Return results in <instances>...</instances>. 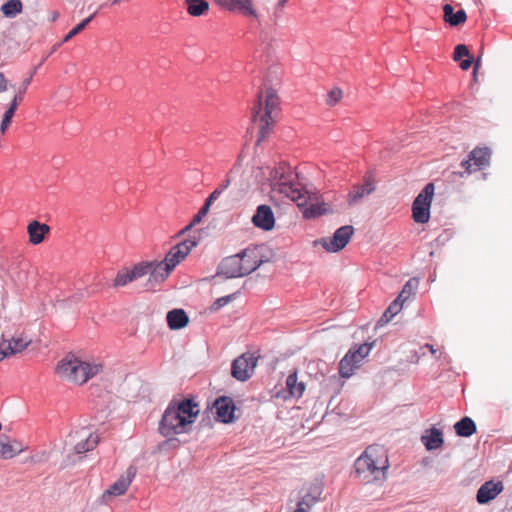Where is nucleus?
Wrapping results in <instances>:
<instances>
[{
  "label": "nucleus",
  "mask_w": 512,
  "mask_h": 512,
  "mask_svg": "<svg viewBox=\"0 0 512 512\" xmlns=\"http://www.w3.org/2000/svg\"><path fill=\"white\" fill-rule=\"evenodd\" d=\"M491 149L488 147H476L470 153V160L475 166L474 171L484 169L489 166L491 158Z\"/></svg>",
  "instance_id": "obj_22"
},
{
  "label": "nucleus",
  "mask_w": 512,
  "mask_h": 512,
  "mask_svg": "<svg viewBox=\"0 0 512 512\" xmlns=\"http://www.w3.org/2000/svg\"><path fill=\"white\" fill-rule=\"evenodd\" d=\"M443 13L444 21L452 27H457L463 24L467 19V14L464 9L454 12V8L448 3L443 6Z\"/></svg>",
  "instance_id": "obj_25"
},
{
  "label": "nucleus",
  "mask_w": 512,
  "mask_h": 512,
  "mask_svg": "<svg viewBox=\"0 0 512 512\" xmlns=\"http://www.w3.org/2000/svg\"><path fill=\"white\" fill-rule=\"evenodd\" d=\"M184 259V257H180V254H177V251L171 248V250L166 254L165 258L162 260L167 266H170L171 271Z\"/></svg>",
  "instance_id": "obj_38"
},
{
  "label": "nucleus",
  "mask_w": 512,
  "mask_h": 512,
  "mask_svg": "<svg viewBox=\"0 0 512 512\" xmlns=\"http://www.w3.org/2000/svg\"><path fill=\"white\" fill-rule=\"evenodd\" d=\"M388 467V457L378 445L368 446L354 463L355 473L366 483L384 480Z\"/></svg>",
  "instance_id": "obj_3"
},
{
  "label": "nucleus",
  "mask_w": 512,
  "mask_h": 512,
  "mask_svg": "<svg viewBox=\"0 0 512 512\" xmlns=\"http://www.w3.org/2000/svg\"><path fill=\"white\" fill-rule=\"evenodd\" d=\"M310 510L299 503L296 504V509L293 512H309Z\"/></svg>",
  "instance_id": "obj_57"
},
{
  "label": "nucleus",
  "mask_w": 512,
  "mask_h": 512,
  "mask_svg": "<svg viewBox=\"0 0 512 512\" xmlns=\"http://www.w3.org/2000/svg\"><path fill=\"white\" fill-rule=\"evenodd\" d=\"M150 269L151 262L142 261L140 263L135 264L130 271L132 273V277L134 278V280H137L138 278H141L145 275H149Z\"/></svg>",
  "instance_id": "obj_35"
},
{
  "label": "nucleus",
  "mask_w": 512,
  "mask_h": 512,
  "mask_svg": "<svg viewBox=\"0 0 512 512\" xmlns=\"http://www.w3.org/2000/svg\"><path fill=\"white\" fill-rule=\"evenodd\" d=\"M324 491V484L320 479H314L305 483L299 490V500L297 503L308 508L315 506L320 500Z\"/></svg>",
  "instance_id": "obj_8"
},
{
  "label": "nucleus",
  "mask_w": 512,
  "mask_h": 512,
  "mask_svg": "<svg viewBox=\"0 0 512 512\" xmlns=\"http://www.w3.org/2000/svg\"><path fill=\"white\" fill-rule=\"evenodd\" d=\"M22 8L20 0H8L1 6V12L5 17L14 18L22 12Z\"/></svg>",
  "instance_id": "obj_32"
},
{
  "label": "nucleus",
  "mask_w": 512,
  "mask_h": 512,
  "mask_svg": "<svg viewBox=\"0 0 512 512\" xmlns=\"http://www.w3.org/2000/svg\"><path fill=\"white\" fill-rule=\"evenodd\" d=\"M31 83V77H26L24 78V80L22 81L20 87H19V90H18V94L17 95H21V97L23 98V95L25 94L27 88L29 87Z\"/></svg>",
  "instance_id": "obj_49"
},
{
  "label": "nucleus",
  "mask_w": 512,
  "mask_h": 512,
  "mask_svg": "<svg viewBox=\"0 0 512 512\" xmlns=\"http://www.w3.org/2000/svg\"><path fill=\"white\" fill-rule=\"evenodd\" d=\"M259 356L255 353H243L231 365V375L238 381L244 382L248 380L254 373Z\"/></svg>",
  "instance_id": "obj_7"
},
{
  "label": "nucleus",
  "mask_w": 512,
  "mask_h": 512,
  "mask_svg": "<svg viewBox=\"0 0 512 512\" xmlns=\"http://www.w3.org/2000/svg\"><path fill=\"white\" fill-rule=\"evenodd\" d=\"M482 56H483V49L481 48L479 50V53L475 55V61L474 64H481L482 63Z\"/></svg>",
  "instance_id": "obj_56"
},
{
  "label": "nucleus",
  "mask_w": 512,
  "mask_h": 512,
  "mask_svg": "<svg viewBox=\"0 0 512 512\" xmlns=\"http://www.w3.org/2000/svg\"><path fill=\"white\" fill-rule=\"evenodd\" d=\"M435 191L432 182L427 183L412 203V217L416 223L425 224L430 219V208Z\"/></svg>",
  "instance_id": "obj_5"
},
{
  "label": "nucleus",
  "mask_w": 512,
  "mask_h": 512,
  "mask_svg": "<svg viewBox=\"0 0 512 512\" xmlns=\"http://www.w3.org/2000/svg\"><path fill=\"white\" fill-rule=\"evenodd\" d=\"M294 175L285 166L274 168L270 173L271 188L290 198L292 201H298V206H303L307 199L306 196L293 184Z\"/></svg>",
  "instance_id": "obj_4"
},
{
  "label": "nucleus",
  "mask_w": 512,
  "mask_h": 512,
  "mask_svg": "<svg viewBox=\"0 0 512 512\" xmlns=\"http://www.w3.org/2000/svg\"><path fill=\"white\" fill-rule=\"evenodd\" d=\"M151 269L149 278L146 283L147 289H154L157 285L163 283L171 274L170 266H167L163 261H150Z\"/></svg>",
  "instance_id": "obj_15"
},
{
  "label": "nucleus",
  "mask_w": 512,
  "mask_h": 512,
  "mask_svg": "<svg viewBox=\"0 0 512 512\" xmlns=\"http://www.w3.org/2000/svg\"><path fill=\"white\" fill-rule=\"evenodd\" d=\"M132 281H134V278L132 277L131 271L122 270L117 273L113 285L114 287H123Z\"/></svg>",
  "instance_id": "obj_37"
},
{
  "label": "nucleus",
  "mask_w": 512,
  "mask_h": 512,
  "mask_svg": "<svg viewBox=\"0 0 512 512\" xmlns=\"http://www.w3.org/2000/svg\"><path fill=\"white\" fill-rule=\"evenodd\" d=\"M286 1H287V0H280V1H279V3H278V6H279V7L284 6V5H285V3H286Z\"/></svg>",
  "instance_id": "obj_64"
},
{
  "label": "nucleus",
  "mask_w": 512,
  "mask_h": 512,
  "mask_svg": "<svg viewBox=\"0 0 512 512\" xmlns=\"http://www.w3.org/2000/svg\"><path fill=\"white\" fill-rule=\"evenodd\" d=\"M252 223L263 231H271L275 226V216L269 205L261 204L252 216Z\"/></svg>",
  "instance_id": "obj_13"
},
{
  "label": "nucleus",
  "mask_w": 512,
  "mask_h": 512,
  "mask_svg": "<svg viewBox=\"0 0 512 512\" xmlns=\"http://www.w3.org/2000/svg\"><path fill=\"white\" fill-rule=\"evenodd\" d=\"M373 345H374V342L363 343L359 346H354L353 348H354V351H355L356 355L358 356V358L363 360L366 356H368Z\"/></svg>",
  "instance_id": "obj_43"
},
{
  "label": "nucleus",
  "mask_w": 512,
  "mask_h": 512,
  "mask_svg": "<svg viewBox=\"0 0 512 512\" xmlns=\"http://www.w3.org/2000/svg\"><path fill=\"white\" fill-rule=\"evenodd\" d=\"M286 388L291 396L301 397L305 390V384L297 382V373L293 372L286 378Z\"/></svg>",
  "instance_id": "obj_30"
},
{
  "label": "nucleus",
  "mask_w": 512,
  "mask_h": 512,
  "mask_svg": "<svg viewBox=\"0 0 512 512\" xmlns=\"http://www.w3.org/2000/svg\"><path fill=\"white\" fill-rule=\"evenodd\" d=\"M199 413V405L192 397L181 400L173 398L159 421L158 432L167 439L158 444V450L166 451L179 447L180 441L174 436L189 433Z\"/></svg>",
  "instance_id": "obj_1"
},
{
  "label": "nucleus",
  "mask_w": 512,
  "mask_h": 512,
  "mask_svg": "<svg viewBox=\"0 0 512 512\" xmlns=\"http://www.w3.org/2000/svg\"><path fill=\"white\" fill-rule=\"evenodd\" d=\"M461 167L465 169V173L471 174L472 172H475L474 169H472V160H470V156L468 155L467 159L462 160Z\"/></svg>",
  "instance_id": "obj_50"
},
{
  "label": "nucleus",
  "mask_w": 512,
  "mask_h": 512,
  "mask_svg": "<svg viewBox=\"0 0 512 512\" xmlns=\"http://www.w3.org/2000/svg\"><path fill=\"white\" fill-rule=\"evenodd\" d=\"M194 226H195V225H192V221H191L188 225H186V226L183 228V230H185V231H186V233H187V232H188V231H190Z\"/></svg>",
  "instance_id": "obj_60"
},
{
  "label": "nucleus",
  "mask_w": 512,
  "mask_h": 512,
  "mask_svg": "<svg viewBox=\"0 0 512 512\" xmlns=\"http://www.w3.org/2000/svg\"><path fill=\"white\" fill-rule=\"evenodd\" d=\"M214 202V200L208 196V198L205 200V203L204 205L202 206V208H206V210L209 212V209L212 205V203Z\"/></svg>",
  "instance_id": "obj_55"
},
{
  "label": "nucleus",
  "mask_w": 512,
  "mask_h": 512,
  "mask_svg": "<svg viewBox=\"0 0 512 512\" xmlns=\"http://www.w3.org/2000/svg\"><path fill=\"white\" fill-rule=\"evenodd\" d=\"M7 90V80L4 77L3 73H0V93Z\"/></svg>",
  "instance_id": "obj_51"
},
{
  "label": "nucleus",
  "mask_w": 512,
  "mask_h": 512,
  "mask_svg": "<svg viewBox=\"0 0 512 512\" xmlns=\"http://www.w3.org/2000/svg\"><path fill=\"white\" fill-rule=\"evenodd\" d=\"M214 202V200L208 196V198L205 200V203L204 205L202 206V208H206V210L209 212V209L212 205V203Z\"/></svg>",
  "instance_id": "obj_54"
},
{
  "label": "nucleus",
  "mask_w": 512,
  "mask_h": 512,
  "mask_svg": "<svg viewBox=\"0 0 512 512\" xmlns=\"http://www.w3.org/2000/svg\"><path fill=\"white\" fill-rule=\"evenodd\" d=\"M375 190L372 180L370 177H366L363 185H354L352 190L348 194L349 206L358 204L366 195L371 194Z\"/></svg>",
  "instance_id": "obj_19"
},
{
  "label": "nucleus",
  "mask_w": 512,
  "mask_h": 512,
  "mask_svg": "<svg viewBox=\"0 0 512 512\" xmlns=\"http://www.w3.org/2000/svg\"><path fill=\"white\" fill-rule=\"evenodd\" d=\"M222 193L216 188L210 195L209 197H211L214 201L218 199V197L221 195Z\"/></svg>",
  "instance_id": "obj_58"
},
{
  "label": "nucleus",
  "mask_w": 512,
  "mask_h": 512,
  "mask_svg": "<svg viewBox=\"0 0 512 512\" xmlns=\"http://www.w3.org/2000/svg\"><path fill=\"white\" fill-rule=\"evenodd\" d=\"M353 234L354 227L344 225L338 228L331 238H322L320 242L326 251L335 253L342 250L349 243Z\"/></svg>",
  "instance_id": "obj_9"
},
{
  "label": "nucleus",
  "mask_w": 512,
  "mask_h": 512,
  "mask_svg": "<svg viewBox=\"0 0 512 512\" xmlns=\"http://www.w3.org/2000/svg\"><path fill=\"white\" fill-rule=\"evenodd\" d=\"M184 234H186V231L181 229L178 234H177V237H180V236H183Z\"/></svg>",
  "instance_id": "obj_63"
},
{
  "label": "nucleus",
  "mask_w": 512,
  "mask_h": 512,
  "mask_svg": "<svg viewBox=\"0 0 512 512\" xmlns=\"http://www.w3.org/2000/svg\"><path fill=\"white\" fill-rule=\"evenodd\" d=\"M185 6L188 14L193 17L202 16L209 9V3L206 0H185Z\"/></svg>",
  "instance_id": "obj_28"
},
{
  "label": "nucleus",
  "mask_w": 512,
  "mask_h": 512,
  "mask_svg": "<svg viewBox=\"0 0 512 512\" xmlns=\"http://www.w3.org/2000/svg\"><path fill=\"white\" fill-rule=\"evenodd\" d=\"M230 185V179H225L222 184H220L217 189L222 193L224 190H226Z\"/></svg>",
  "instance_id": "obj_53"
},
{
  "label": "nucleus",
  "mask_w": 512,
  "mask_h": 512,
  "mask_svg": "<svg viewBox=\"0 0 512 512\" xmlns=\"http://www.w3.org/2000/svg\"><path fill=\"white\" fill-rule=\"evenodd\" d=\"M454 430L460 437H470L476 432V424L470 417L465 416L455 423Z\"/></svg>",
  "instance_id": "obj_27"
},
{
  "label": "nucleus",
  "mask_w": 512,
  "mask_h": 512,
  "mask_svg": "<svg viewBox=\"0 0 512 512\" xmlns=\"http://www.w3.org/2000/svg\"><path fill=\"white\" fill-rule=\"evenodd\" d=\"M208 211L206 210V208H200L199 211L197 212V214H195L192 218V225H197L199 224L202 219L207 215Z\"/></svg>",
  "instance_id": "obj_48"
},
{
  "label": "nucleus",
  "mask_w": 512,
  "mask_h": 512,
  "mask_svg": "<svg viewBox=\"0 0 512 512\" xmlns=\"http://www.w3.org/2000/svg\"><path fill=\"white\" fill-rule=\"evenodd\" d=\"M421 440L429 451L440 448L444 443L442 431L435 427L427 430L426 434L421 437Z\"/></svg>",
  "instance_id": "obj_24"
},
{
  "label": "nucleus",
  "mask_w": 512,
  "mask_h": 512,
  "mask_svg": "<svg viewBox=\"0 0 512 512\" xmlns=\"http://www.w3.org/2000/svg\"><path fill=\"white\" fill-rule=\"evenodd\" d=\"M236 298V293H232L220 298H217L210 306V311L216 312Z\"/></svg>",
  "instance_id": "obj_40"
},
{
  "label": "nucleus",
  "mask_w": 512,
  "mask_h": 512,
  "mask_svg": "<svg viewBox=\"0 0 512 512\" xmlns=\"http://www.w3.org/2000/svg\"><path fill=\"white\" fill-rule=\"evenodd\" d=\"M27 232L29 234V241L33 245H38L43 242L45 236L50 232V227L45 223L34 220L28 224Z\"/></svg>",
  "instance_id": "obj_21"
},
{
  "label": "nucleus",
  "mask_w": 512,
  "mask_h": 512,
  "mask_svg": "<svg viewBox=\"0 0 512 512\" xmlns=\"http://www.w3.org/2000/svg\"><path fill=\"white\" fill-rule=\"evenodd\" d=\"M480 67H481V66H473L472 76H473V80H474V82H477V73H478V69H479Z\"/></svg>",
  "instance_id": "obj_59"
},
{
  "label": "nucleus",
  "mask_w": 512,
  "mask_h": 512,
  "mask_svg": "<svg viewBox=\"0 0 512 512\" xmlns=\"http://www.w3.org/2000/svg\"><path fill=\"white\" fill-rule=\"evenodd\" d=\"M21 101H22V97H21V95H15V96H14V98H13V100H12V102L10 103L9 108L6 110V112H5V113H7V114H9V113H10V115L14 116L15 111H16V109H17V106H18V104H19Z\"/></svg>",
  "instance_id": "obj_46"
},
{
  "label": "nucleus",
  "mask_w": 512,
  "mask_h": 512,
  "mask_svg": "<svg viewBox=\"0 0 512 512\" xmlns=\"http://www.w3.org/2000/svg\"><path fill=\"white\" fill-rule=\"evenodd\" d=\"M279 81V75L269 69L264 78V91L258 93L257 101L253 106V118L259 122L257 144L271 133L281 110L280 98L274 87Z\"/></svg>",
  "instance_id": "obj_2"
},
{
  "label": "nucleus",
  "mask_w": 512,
  "mask_h": 512,
  "mask_svg": "<svg viewBox=\"0 0 512 512\" xmlns=\"http://www.w3.org/2000/svg\"><path fill=\"white\" fill-rule=\"evenodd\" d=\"M257 253L258 250L256 249L255 245L249 246L240 251L241 260L244 263L243 266H245V272L248 274L254 272L257 268L265 263V260H261L260 258L258 259Z\"/></svg>",
  "instance_id": "obj_18"
},
{
  "label": "nucleus",
  "mask_w": 512,
  "mask_h": 512,
  "mask_svg": "<svg viewBox=\"0 0 512 512\" xmlns=\"http://www.w3.org/2000/svg\"><path fill=\"white\" fill-rule=\"evenodd\" d=\"M99 442L97 435L90 434L85 440L78 442L75 447V453L82 454L93 450Z\"/></svg>",
  "instance_id": "obj_33"
},
{
  "label": "nucleus",
  "mask_w": 512,
  "mask_h": 512,
  "mask_svg": "<svg viewBox=\"0 0 512 512\" xmlns=\"http://www.w3.org/2000/svg\"><path fill=\"white\" fill-rule=\"evenodd\" d=\"M426 346L430 349V352L432 354H434L436 352V350L434 349V347L432 345L427 344Z\"/></svg>",
  "instance_id": "obj_62"
},
{
  "label": "nucleus",
  "mask_w": 512,
  "mask_h": 512,
  "mask_svg": "<svg viewBox=\"0 0 512 512\" xmlns=\"http://www.w3.org/2000/svg\"><path fill=\"white\" fill-rule=\"evenodd\" d=\"M343 97V92L340 88L334 87L332 90H330L327 94L326 98V104L328 106H335L338 104Z\"/></svg>",
  "instance_id": "obj_41"
},
{
  "label": "nucleus",
  "mask_w": 512,
  "mask_h": 512,
  "mask_svg": "<svg viewBox=\"0 0 512 512\" xmlns=\"http://www.w3.org/2000/svg\"><path fill=\"white\" fill-rule=\"evenodd\" d=\"M362 359L358 358L354 348H350L349 351L339 362V374L342 378H349L353 375L354 370L358 368Z\"/></svg>",
  "instance_id": "obj_16"
},
{
  "label": "nucleus",
  "mask_w": 512,
  "mask_h": 512,
  "mask_svg": "<svg viewBox=\"0 0 512 512\" xmlns=\"http://www.w3.org/2000/svg\"><path fill=\"white\" fill-rule=\"evenodd\" d=\"M256 249L258 250L257 256L258 259L265 260V263L270 261L271 251L268 249V247L264 244L261 245H255Z\"/></svg>",
  "instance_id": "obj_44"
},
{
  "label": "nucleus",
  "mask_w": 512,
  "mask_h": 512,
  "mask_svg": "<svg viewBox=\"0 0 512 512\" xmlns=\"http://www.w3.org/2000/svg\"><path fill=\"white\" fill-rule=\"evenodd\" d=\"M212 408L216 410V420L218 422L229 424L234 421L236 407L232 398L221 396L214 401Z\"/></svg>",
  "instance_id": "obj_12"
},
{
  "label": "nucleus",
  "mask_w": 512,
  "mask_h": 512,
  "mask_svg": "<svg viewBox=\"0 0 512 512\" xmlns=\"http://www.w3.org/2000/svg\"><path fill=\"white\" fill-rule=\"evenodd\" d=\"M13 116L7 113H4L3 115V119H2V122H1V125H0V131L2 134H4L6 132V130L8 129L10 123H11V120H12Z\"/></svg>",
  "instance_id": "obj_47"
},
{
  "label": "nucleus",
  "mask_w": 512,
  "mask_h": 512,
  "mask_svg": "<svg viewBox=\"0 0 512 512\" xmlns=\"http://www.w3.org/2000/svg\"><path fill=\"white\" fill-rule=\"evenodd\" d=\"M136 475V468L130 466L127 469V475L121 476L115 483H113L101 496V501L108 504L115 496L123 495L128 489L132 478Z\"/></svg>",
  "instance_id": "obj_11"
},
{
  "label": "nucleus",
  "mask_w": 512,
  "mask_h": 512,
  "mask_svg": "<svg viewBox=\"0 0 512 512\" xmlns=\"http://www.w3.org/2000/svg\"><path fill=\"white\" fill-rule=\"evenodd\" d=\"M403 305L401 302L394 300L391 302V304L388 306V308L385 310V312L382 314L380 319L376 323V328L382 327L386 325L388 322L391 321V319L397 315L400 310L402 309Z\"/></svg>",
  "instance_id": "obj_31"
},
{
  "label": "nucleus",
  "mask_w": 512,
  "mask_h": 512,
  "mask_svg": "<svg viewBox=\"0 0 512 512\" xmlns=\"http://www.w3.org/2000/svg\"><path fill=\"white\" fill-rule=\"evenodd\" d=\"M166 321L171 330H180L188 325L189 317L183 309L176 308L168 311Z\"/></svg>",
  "instance_id": "obj_23"
},
{
  "label": "nucleus",
  "mask_w": 512,
  "mask_h": 512,
  "mask_svg": "<svg viewBox=\"0 0 512 512\" xmlns=\"http://www.w3.org/2000/svg\"><path fill=\"white\" fill-rule=\"evenodd\" d=\"M241 260L240 252L224 258L217 268V275H223L226 278H237L248 275L245 272V266Z\"/></svg>",
  "instance_id": "obj_10"
},
{
  "label": "nucleus",
  "mask_w": 512,
  "mask_h": 512,
  "mask_svg": "<svg viewBox=\"0 0 512 512\" xmlns=\"http://www.w3.org/2000/svg\"><path fill=\"white\" fill-rule=\"evenodd\" d=\"M36 72H37V69H36V68H34V69L29 73V75H28L27 77H31V79H32V78H33V76L36 74Z\"/></svg>",
  "instance_id": "obj_61"
},
{
  "label": "nucleus",
  "mask_w": 512,
  "mask_h": 512,
  "mask_svg": "<svg viewBox=\"0 0 512 512\" xmlns=\"http://www.w3.org/2000/svg\"><path fill=\"white\" fill-rule=\"evenodd\" d=\"M468 52H469V49H468V46L465 45V44H458L455 46L454 48V52H453V60L455 62H458V63H461L464 58L466 56H468Z\"/></svg>",
  "instance_id": "obj_42"
},
{
  "label": "nucleus",
  "mask_w": 512,
  "mask_h": 512,
  "mask_svg": "<svg viewBox=\"0 0 512 512\" xmlns=\"http://www.w3.org/2000/svg\"><path fill=\"white\" fill-rule=\"evenodd\" d=\"M95 13L92 14L91 16L85 18L84 20H82L79 24H77L72 30H70V32L64 37L63 41L64 42H67L68 40H70L71 38H73L74 36H76L78 33H80L82 30L85 29V27L91 22V20L93 19Z\"/></svg>",
  "instance_id": "obj_39"
},
{
  "label": "nucleus",
  "mask_w": 512,
  "mask_h": 512,
  "mask_svg": "<svg viewBox=\"0 0 512 512\" xmlns=\"http://www.w3.org/2000/svg\"><path fill=\"white\" fill-rule=\"evenodd\" d=\"M474 62H476L475 55L470 54V52H468V56H466L460 64H474Z\"/></svg>",
  "instance_id": "obj_52"
},
{
  "label": "nucleus",
  "mask_w": 512,
  "mask_h": 512,
  "mask_svg": "<svg viewBox=\"0 0 512 512\" xmlns=\"http://www.w3.org/2000/svg\"><path fill=\"white\" fill-rule=\"evenodd\" d=\"M84 363L74 355L69 354L58 363L56 373L70 382L84 384L87 382V376L84 377Z\"/></svg>",
  "instance_id": "obj_6"
},
{
  "label": "nucleus",
  "mask_w": 512,
  "mask_h": 512,
  "mask_svg": "<svg viewBox=\"0 0 512 512\" xmlns=\"http://www.w3.org/2000/svg\"><path fill=\"white\" fill-rule=\"evenodd\" d=\"M334 210L326 202L311 203L303 210L305 219H315L322 215L333 214Z\"/></svg>",
  "instance_id": "obj_26"
},
{
  "label": "nucleus",
  "mask_w": 512,
  "mask_h": 512,
  "mask_svg": "<svg viewBox=\"0 0 512 512\" xmlns=\"http://www.w3.org/2000/svg\"><path fill=\"white\" fill-rule=\"evenodd\" d=\"M23 450V448H14L13 444L0 442V458L2 459H11Z\"/></svg>",
  "instance_id": "obj_36"
},
{
  "label": "nucleus",
  "mask_w": 512,
  "mask_h": 512,
  "mask_svg": "<svg viewBox=\"0 0 512 512\" xmlns=\"http://www.w3.org/2000/svg\"><path fill=\"white\" fill-rule=\"evenodd\" d=\"M419 286V280L417 278L409 279L403 286L398 297L395 299L403 305L411 296L415 295Z\"/></svg>",
  "instance_id": "obj_29"
},
{
  "label": "nucleus",
  "mask_w": 512,
  "mask_h": 512,
  "mask_svg": "<svg viewBox=\"0 0 512 512\" xmlns=\"http://www.w3.org/2000/svg\"><path fill=\"white\" fill-rule=\"evenodd\" d=\"M29 342H25L22 338H12L11 340L5 339L2 336L0 342V361L4 358L19 353L27 348Z\"/></svg>",
  "instance_id": "obj_17"
},
{
  "label": "nucleus",
  "mask_w": 512,
  "mask_h": 512,
  "mask_svg": "<svg viewBox=\"0 0 512 512\" xmlns=\"http://www.w3.org/2000/svg\"><path fill=\"white\" fill-rule=\"evenodd\" d=\"M504 490L502 481L489 480L477 490L476 500L479 504H487L494 500Z\"/></svg>",
  "instance_id": "obj_14"
},
{
  "label": "nucleus",
  "mask_w": 512,
  "mask_h": 512,
  "mask_svg": "<svg viewBox=\"0 0 512 512\" xmlns=\"http://www.w3.org/2000/svg\"><path fill=\"white\" fill-rule=\"evenodd\" d=\"M101 365H91L87 362L84 363V372H85V376H87V381L92 378L93 376H95L101 369Z\"/></svg>",
  "instance_id": "obj_45"
},
{
  "label": "nucleus",
  "mask_w": 512,
  "mask_h": 512,
  "mask_svg": "<svg viewBox=\"0 0 512 512\" xmlns=\"http://www.w3.org/2000/svg\"><path fill=\"white\" fill-rule=\"evenodd\" d=\"M218 5L230 11H240L245 15L257 17V13L252 7V0H214Z\"/></svg>",
  "instance_id": "obj_20"
},
{
  "label": "nucleus",
  "mask_w": 512,
  "mask_h": 512,
  "mask_svg": "<svg viewBox=\"0 0 512 512\" xmlns=\"http://www.w3.org/2000/svg\"><path fill=\"white\" fill-rule=\"evenodd\" d=\"M196 245L197 241L195 239L188 238L172 247V249L177 251V254H180V257L185 258Z\"/></svg>",
  "instance_id": "obj_34"
}]
</instances>
